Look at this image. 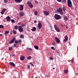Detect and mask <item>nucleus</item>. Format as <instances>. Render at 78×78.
I'll use <instances>...</instances> for the list:
<instances>
[{"label": "nucleus", "mask_w": 78, "mask_h": 78, "mask_svg": "<svg viewBox=\"0 0 78 78\" xmlns=\"http://www.w3.org/2000/svg\"><path fill=\"white\" fill-rule=\"evenodd\" d=\"M55 17L56 20H59L61 19V16L57 14H56L55 15Z\"/></svg>", "instance_id": "nucleus-1"}, {"label": "nucleus", "mask_w": 78, "mask_h": 78, "mask_svg": "<svg viewBox=\"0 0 78 78\" xmlns=\"http://www.w3.org/2000/svg\"><path fill=\"white\" fill-rule=\"evenodd\" d=\"M67 3L69 7H72V2L70 0H68Z\"/></svg>", "instance_id": "nucleus-2"}, {"label": "nucleus", "mask_w": 78, "mask_h": 78, "mask_svg": "<svg viewBox=\"0 0 78 78\" xmlns=\"http://www.w3.org/2000/svg\"><path fill=\"white\" fill-rule=\"evenodd\" d=\"M27 4L30 8H33V5L29 1L27 2Z\"/></svg>", "instance_id": "nucleus-3"}, {"label": "nucleus", "mask_w": 78, "mask_h": 78, "mask_svg": "<svg viewBox=\"0 0 78 78\" xmlns=\"http://www.w3.org/2000/svg\"><path fill=\"white\" fill-rule=\"evenodd\" d=\"M54 27L55 29V30H56V31H57V32H60V30H59V28L56 25H55L54 26Z\"/></svg>", "instance_id": "nucleus-4"}, {"label": "nucleus", "mask_w": 78, "mask_h": 78, "mask_svg": "<svg viewBox=\"0 0 78 78\" xmlns=\"http://www.w3.org/2000/svg\"><path fill=\"white\" fill-rule=\"evenodd\" d=\"M58 11L59 12L61 13V14H62V15L63 14V12H62V9L61 8H59L58 9Z\"/></svg>", "instance_id": "nucleus-5"}, {"label": "nucleus", "mask_w": 78, "mask_h": 78, "mask_svg": "<svg viewBox=\"0 0 78 78\" xmlns=\"http://www.w3.org/2000/svg\"><path fill=\"white\" fill-rule=\"evenodd\" d=\"M55 41L57 43H59L60 42V40L57 37H55Z\"/></svg>", "instance_id": "nucleus-6"}, {"label": "nucleus", "mask_w": 78, "mask_h": 78, "mask_svg": "<svg viewBox=\"0 0 78 78\" xmlns=\"http://www.w3.org/2000/svg\"><path fill=\"white\" fill-rule=\"evenodd\" d=\"M18 30L20 32H22L23 31V28L20 26H19Z\"/></svg>", "instance_id": "nucleus-7"}, {"label": "nucleus", "mask_w": 78, "mask_h": 78, "mask_svg": "<svg viewBox=\"0 0 78 78\" xmlns=\"http://www.w3.org/2000/svg\"><path fill=\"white\" fill-rule=\"evenodd\" d=\"M42 23L41 22H39L38 24V28L39 29H41L42 28Z\"/></svg>", "instance_id": "nucleus-8"}, {"label": "nucleus", "mask_w": 78, "mask_h": 78, "mask_svg": "<svg viewBox=\"0 0 78 78\" xmlns=\"http://www.w3.org/2000/svg\"><path fill=\"white\" fill-rule=\"evenodd\" d=\"M21 42H22V41L21 40H20L19 41L15 40V44H20V43Z\"/></svg>", "instance_id": "nucleus-9"}, {"label": "nucleus", "mask_w": 78, "mask_h": 78, "mask_svg": "<svg viewBox=\"0 0 78 78\" xmlns=\"http://www.w3.org/2000/svg\"><path fill=\"white\" fill-rule=\"evenodd\" d=\"M15 40H16V38L14 37L13 38L12 40L10 41L9 43L10 44H12V43H14V41H15Z\"/></svg>", "instance_id": "nucleus-10"}, {"label": "nucleus", "mask_w": 78, "mask_h": 78, "mask_svg": "<svg viewBox=\"0 0 78 78\" xmlns=\"http://www.w3.org/2000/svg\"><path fill=\"white\" fill-rule=\"evenodd\" d=\"M9 64L11 66H12V67H15L16 66V65L14 63L12 62H10Z\"/></svg>", "instance_id": "nucleus-11"}, {"label": "nucleus", "mask_w": 78, "mask_h": 78, "mask_svg": "<svg viewBox=\"0 0 78 78\" xmlns=\"http://www.w3.org/2000/svg\"><path fill=\"white\" fill-rule=\"evenodd\" d=\"M19 15L21 17H23L24 16V13L22 12H21L19 13Z\"/></svg>", "instance_id": "nucleus-12"}, {"label": "nucleus", "mask_w": 78, "mask_h": 78, "mask_svg": "<svg viewBox=\"0 0 78 78\" xmlns=\"http://www.w3.org/2000/svg\"><path fill=\"white\" fill-rule=\"evenodd\" d=\"M20 10H22L23 9V5H20Z\"/></svg>", "instance_id": "nucleus-13"}, {"label": "nucleus", "mask_w": 78, "mask_h": 78, "mask_svg": "<svg viewBox=\"0 0 78 78\" xmlns=\"http://www.w3.org/2000/svg\"><path fill=\"white\" fill-rule=\"evenodd\" d=\"M6 19H7V20L8 22H9L10 21V20H11V18L9 16H8L6 17Z\"/></svg>", "instance_id": "nucleus-14"}, {"label": "nucleus", "mask_w": 78, "mask_h": 78, "mask_svg": "<svg viewBox=\"0 0 78 78\" xmlns=\"http://www.w3.org/2000/svg\"><path fill=\"white\" fill-rule=\"evenodd\" d=\"M43 12H44V14H45V16H48V15L49 14V13H48V12L45 11H44Z\"/></svg>", "instance_id": "nucleus-15"}, {"label": "nucleus", "mask_w": 78, "mask_h": 78, "mask_svg": "<svg viewBox=\"0 0 78 78\" xmlns=\"http://www.w3.org/2000/svg\"><path fill=\"white\" fill-rule=\"evenodd\" d=\"M67 40H68V37L66 36L65 37V39L64 40V42H66V41H67Z\"/></svg>", "instance_id": "nucleus-16"}, {"label": "nucleus", "mask_w": 78, "mask_h": 78, "mask_svg": "<svg viewBox=\"0 0 78 78\" xmlns=\"http://www.w3.org/2000/svg\"><path fill=\"white\" fill-rule=\"evenodd\" d=\"M20 58L21 61H23V60H24V59H25V57H24V56H22L20 57Z\"/></svg>", "instance_id": "nucleus-17"}, {"label": "nucleus", "mask_w": 78, "mask_h": 78, "mask_svg": "<svg viewBox=\"0 0 78 78\" xmlns=\"http://www.w3.org/2000/svg\"><path fill=\"white\" fill-rule=\"evenodd\" d=\"M36 30V28L35 27H33V28L32 29V31H35Z\"/></svg>", "instance_id": "nucleus-18"}, {"label": "nucleus", "mask_w": 78, "mask_h": 78, "mask_svg": "<svg viewBox=\"0 0 78 78\" xmlns=\"http://www.w3.org/2000/svg\"><path fill=\"white\" fill-rule=\"evenodd\" d=\"M15 1L18 3H20L22 2V0H15Z\"/></svg>", "instance_id": "nucleus-19"}, {"label": "nucleus", "mask_w": 78, "mask_h": 78, "mask_svg": "<svg viewBox=\"0 0 78 78\" xmlns=\"http://www.w3.org/2000/svg\"><path fill=\"white\" fill-rule=\"evenodd\" d=\"M19 28V26L17 25H16L14 27L15 30H17Z\"/></svg>", "instance_id": "nucleus-20"}, {"label": "nucleus", "mask_w": 78, "mask_h": 78, "mask_svg": "<svg viewBox=\"0 0 78 78\" xmlns=\"http://www.w3.org/2000/svg\"><path fill=\"white\" fill-rule=\"evenodd\" d=\"M64 73H66L67 74V73H68V70H65L64 71Z\"/></svg>", "instance_id": "nucleus-21"}, {"label": "nucleus", "mask_w": 78, "mask_h": 78, "mask_svg": "<svg viewBox=\"0 0 78 78\" xmlns=\"http://www.w3.org/2000/svg\"><path fill=\"white\" fill-rule=\"evenodd\" d=\"M64 20H68V18L66 16H65L64 17Z\"/></svg>", "instance_id": "nucleus-22"}, {"label": "nucleus", "mask_w": 78, "mask_h": 78, "mask_svg": "<svg viewBox=\"0 0 78 78\" xmlns=\"http://www.w3.org/2000/svg\"><path fill=\"white\" fill-rule=\"evenodd\" d=\"M34 47L36 49V50H38V49H39V47L37 46H35Z\"/></svg>", "instance_id": "nucleus-23"}, {"label": "nucleus", "mask_w": 78, "mask_h": 78, "mask_svg": "<svg viewBox=\"0 0 78 78\" xmlns=\"http://www.w3.org/2000/svg\"><path fill=\"white\" fill-rule=\"evenodd\" d=\"M31 58H32L31 57V56H28L27 58V59L30 60V59H31Z\"/></svg>", "instance_id": "nucleus-24"}, {"label": "nucleus", "mask_w": 78, "mask_h": 78, "mask_svg": "<svg viewBox=\"0 0 78 78\" xmlns=\"http://www.w3.org/2000/svg\"><path fill=\"white\" fill-rule=\"evenodd\" d=\"M62 9L63 11H65L66 10V8L64 7L62 8Z\"/></svg>", "instance_id": "nucleus-25"}, {"label": "nucleus", "mask_w": 78, "mask_h": 78, "mask_svg": "<svg viewBox=\"0 0 78 78\" xmlns=\"http://www.w3.org/2000/svg\"><path fill=\"white\" fill-rule=\"evenodd\" d=\"M9 33V31H5V34H8Z\"/></svg>", "instance_id": "nucleus-26"}, {"label": "nucleus", "mask_w": 78, "mask_h": 78, "mask_svg": "<svg viewBox=\"0 0 78 78\" xmlns=\"http://www.w3.org/2000/svg\"><path fill=\"white\" fill-rule=\"evenodd\" d=\"M9 50L10 51H11L12 50V47H10L9 48Z\"/></svg>", "instance_id": "nucleus-27"}, {"label": "nucleus", "mask_w": 78, "mask_h": 78, "mask_svg": "<svg viewBox=\"0 0 78 78\" xmlns=\"http://www.w3.org/2000/svg\"><path fill=\"white\" fill-rule=\"evenodd\" d=\"M4 26L2 25H0V28H3Z\"/></svg>", "instance_id": "nucleus-28"}, {"label": "nucleus", "mask_w": 78, "mask_h": 78, "mask_svg": "<svg viewBox=\"0 0 78 78\" xmlns=\"http://www.w3.org/2000/svg\"><path fill=\"white\" fill-rule=\"evenodd\" d=\"M37 11H35L34 12V14L35 16H37Z\"/></svg>", "instance_id": "nucleus-29"}, {"label": "nucleus", "mask_w": 78, "mask_h": 78, "mask_svg": "<svg viewBox=\"0 0 78 78\" xmlns=\"http://www.w3.org/2000/svg\"><path fill=\"white\" fill-rule=\"evenodd\" d=\"M20 38H23V35H20Z\"/></svg>", "instance_id": "nucleus-30"}, {"label": "nucleus", "mask_w": 78, "mask_h": 78, "mask_svg": "<svg viewBox=\"0 0 78 78\" xmlns=\"http://www.w3.org/2000/svg\"><path fill=\"white\" fill-rule=\"evenodd\" d=\"M71 63L73 64V63H74V60L73 59H72Z\"/></svg>", "instance_id": "nucleus-31"}, {"label": "nucleus", "mask_w": 78, "mask_h": 78, "mask_svg": "<svg viewBox=\"0 0 78 78\" xmlns=\"http://www.w3.org/2000/svg\"><path fill=\"white\" fill-rule=\"evenodd\" d=\"M13 34H16L15 30H13Z\"/></svg>", "instance_id": "nucleus-32"}, {"label": "nucleus", "mask_w": 78, "mask_h": 78, "mask_svg": "<svg viewBox=\"0 0 78 78\" xmlns=\"http://www.w3.org/2000/svg\"><path fill=\"white\" fill-rule=\"evenodd\" d=\"M28 49L29 50H30V51L32 50V49H31V48H28Z\"/></svg>", "instance_id": "nucleus-33"}, {"label": "nucleus", "mask_w": 78, "mask_h": 78, "mask_svg": "<svg viewBox=\"0 0 78 78\" xmlns=\"http://www.w3.org/2000/svg\"><path fill=\"white\" fill-rule=\"evenodd\" d=\"M4 1L5 3H6L8 2V1H7V0H4Z\"/></svg>", "instance_id": "nucleus-34"}, {"label": "nucleus", "mask_w": 78, "mask_h": 78, "mask_svg": "<svg viewBox=\"0 0 78 78\" xmlns=\"http://www.w3.org/2000/svg\"><path fill=\"white\" fill-rule=\"evenodd\" d=\"M6 9H2V11H3V12H5V11H6Z\"/></svg>", "instance_id": "nucleus-35"}, {"label": "nucleus", "mask_w": 78, "mask_h": 78, "mask_svg": "<svg viewBox=\"0 0 78 78\" xmlns=\"http://www.w3.org/2000/svg\"><path fill=\"white\" fill-rule=\"evenodd\" d=\"M4 13H5V12L3 11H2V12H1V13L2 14H3Z\"/></svg>", "instance_id": "nucleus-36"}, {"label": "nucleus", "mask_w": 78, "mask_h": 78, "mask_svg": "<svg viewBox=\"0 0 78 78\" xmlns=\"http://www.w3.org/2000/svg\"><path fill=\"white\" fill-rule=\"evenodd\" d=\"M58 2H62V0H57Z\"/></svg>", "instance_id": "nucleus-37"}, {"label": "nucleus", "mask_w": 78, "mask_h": 78, "mask_svg": "<svg viewBox=\"0 0 78 78\" xmlns=\"http://www.w3.org/2000/svg\"><path fill=\"white\" fill-rule=\"evenodd\" d=\"M51 49H52V50H55V48H54V47H51Z\"/></svg>", "instance_id": "nucleus-38"}, {"label": "nucleus", "mask_w": 78, "mask_h": 78, "mask_svg": "<svg viewBox=\"0 0 78 78\" xmlns=\"http://www.w3.org/2000/svg\"><path fill=\"white\" fill-rule=\"evenodd\" d=\"M49 59H51V60H53V58L50 57L49 58Z\"/></svg>", "instance_id": "nucleus-39"}, {"label": "nucleus", "mask_w": 78, "mask_h": 78, "mask_svg": "<svg viewBox=\"0 0 78 78\" xmlns=\"http://www.w3.org/2000/svg\"><path fill=\"white\" fill-rule=\"evenodd\" d=\"M27 68L28 69H30V65H28Z\"/></svg>", "instance_id": "nucleus-40"}, {"label": "nucleus", "mask_w": 78, "mask_h": 78, "mask_svg": "<svg viewBox=\"0 0 78 78\" xmlns=\"http://www.w3.org/2000/svg\"><path fill=\"white\" fill-rule=\"evenodd\" d=\"M11 22H12V23H14V20H11Z\"/></svg>", "instance_id": "nucleus-41"}, {"label": "nucleus", "mask_w": 78, "mask_h": 78, "mask_svg": "<svg viewBox=\"0 0 78 78\" xmlns=\"http://www.w3.org/2000/svg\"><path fill=\"white\" fill-rule=\"evenodd\" d=\"M63 2H66V0H63Z\"/></svg>", "instance_id": "nucleus-42"}, {"label": "nucleus", "mask_w": 78, "mask_h": 78, "mask_svg": "<svg viewBox=\"0 0 78 78\" xmlns=\"http://www.w3.org/2000/svg\"><path fill=\"white\" fill-rule=\"evenodd\" d=\"M25 26V24H22L21 25V27H24Z\"/></svg>", "instance_id": "nucleus-43"}, {"label": "nucleus", "mask_w": 78, "mask_h": 78, "mask_svg": "<svg viewBox=\"0 0 78 78\" xmlns=\"http://www.w3.org/2000/svg\"><path fill=\"white\" fill-rule=\"evenodd\" d=\"M20 24H21V23L20 22H19L18 23V25H20Z\"/></svg>", "instance_id": "nucleus-44"}, {"label": "nucleus", "mask_w": 78, "mask_h": 78, "mask_svg": "<svg viewBox=\"0 0 78 78\" xmlns=\"http://www.w3.org/2000/svg\"><path fill=\"white\" fill-rule=\"evenodd\" d=\"M35 2V3H36V4H37L38 3V2H37V1H36Z\"/></svg>", "instance_id": "nucleus-45"}, {"label": "nucleus", "mask_w": 78, "mask_h": 78, "mask_svg": "<svg viewBox=\"0 0 78 78\" xmlns=\"http://www.w3.org/2000/svg\"><path fill=\"white\" fill-rule=\"evenodd\" d=\"M34 23H37V21H34Z\"/></svg>", "instance_id": "nucleus-46"}, {"label": "nucleus", "mask_w": 78, "mask_h": 78, "mask_svg": "<svg viewBox=\"0 0 78 78\" xmlns=\"http://www.w3.org/2000/svg\"><path fill=\"white\" fill-rule=\"evenodd\" d=\"M15 56L14 54H12V56Z\"/></svg>", "instance_id": "nucleus-47"}, {"label": "nucleus", "mask_w": 78, "mask_h": 78, "mask_svg": "<svg viewBox=\"0 0 78 78\" xmlns=\"http://www.w3.org/2000/svg\"><path fill=\"white\" fill-rule=\"evenodd\" d=\"M16 44H14V46H15L16 47Z\"/></svg>", "instance_id": "nucleus-48"}, {"label": "nucleus", "mask_w": 78, "mask_h": 78, "mask_svg": "<svg viewBox=\"0 0 78 78\" xmlns=\"http://www.w3.org/2000/svg\"><path fill=\"white\" fill-rule=\"evenodd\" d=\"M2 34H0V36H2Z\"/></svg>", "instance_id": "nucleus-49"}, {"label": "nucleus", "mask_w": 78, "mask_h": 78, "mask_svg": "<svg viewBox=\"0 0 78 78\" xmlns=\"http://www.w3.org/2000/svg\"><path fill=\"white\" fill-rule=\"evenodd\" d=\"M31 66H34V65H33V64H31Z\"/></svg>", "instance_id": "nucleus-50"}, {"label": "nucleus", "mask_w": 78, "mask_h": 78, "mask_svg": "<svg viewBox=\"0 0 78 78\" xmlns=\"http://www.w3.org/2000/svg\"><path fill=\"white\" fill-rule=\"evenodd\" d=\"M32 64L31 62H30V64Z\"/></svg>", "instance_id": "nucleus-51"}, {"label": "nucleus", "mask_w": 78, "mask_h": 78, "mask_svg": "<svg viewBox=\"0 0 78 78\" xmlns=\"http://www.w3.org/2000/svg\"><path fill=\"white\" fill-rule=\"evenodd\" d=\"M35 78H38L37 77H36Z\"/></svg>", "instance_id": "nucleus-52"}, {"label": "nucleus", "mask_w": 78, "mask_h": 78, "mask_svg": "<svg viewBox=\"0 0 78 78\" xmlns=\"http://www.w3.org/2000/svg\"><path fill=\"white\" fill-rule=\"evenodd\" d=\"M66 28H67V29H68V28L67 27H66Z\"/></svg>", "instance_id": "nucleus-53"}, {"label": "nucleus", "mask_w": 78, "mask_h": 78, "mask_svg": "<svg viewBox=\"0 0 78 78\" xmlns=\"http://www.w3.org/2000/svg\"><path fill=\"white\" fill-rule=\"evenodd\" d=\"M0 73H1V72L0 71Z\"/></svg>", "instance_id": "nucleus-54"}, {"label": "nucleus", "mask_w": 78, "mask_h": 78, "mask_svg": "<svg viewBox=\"0 0 78 78\" xmlns=\"http://www.w3.org/2000/svg\"><path fill=\"white\" fill-rule=\"evenodd\" d=\"M57 78H59V77H58Z\"/></svg>", "instance_id": "nucleus-55"}, {"label": "nucleus", "mask_w": 78, "mask_h": 78, "mask_svg": "<svg viewBox=\"0 0 78 78\" xmlns=\"http://www.w3.org/2000/svg\"><path fill=\"white\" fill-rule=\"evenodd\" d=\"M32 78H33V77H32Z\"/></svg>", "instance_id": "nucleus-56"}]
</instances>
